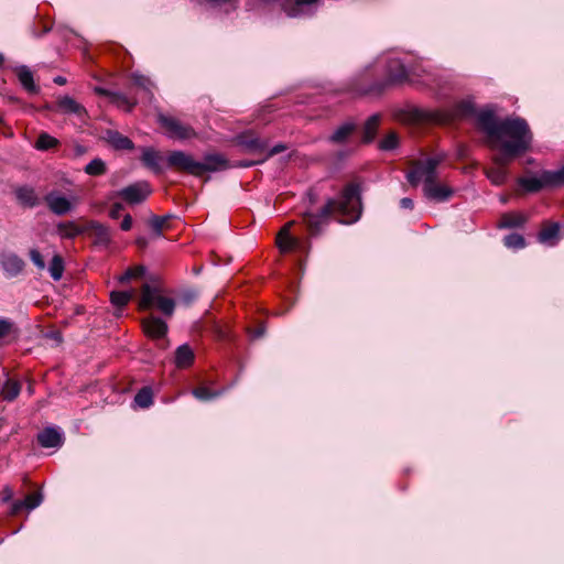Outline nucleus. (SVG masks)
<instances>
[{
  "instance_id": "nucleus-1",
  "label": "nucleus",
  "mask_w": 564,
  "mask_h": 564,
  "mask_svg": "<svg viewBox=\"0 0 564 564\" xmlns=\"http://www.w3.org/2000/svg\"><path fill=\"white\" fill-rule=\"evenodd\" d=\"M477 121L488 137L489 147L500 151L492 158L495 164L507 165L531 147L532 133L522 118L498 120L494 110L486 108L478 112Z\"/></svg>"
},
{
  "instance_id": "nucleus-2",
  "label": "nucleus",
  "mask_w": 564,
  "mask_h": 564,
  "mask_svg": "<svg viewBox=\"0 0 564 564\" xmlns=\"http://www.w3.org/2000/svg\"><path fill=\"white\" fill-rule=\"evenodd\" d=\"M360 214V187L356 183H350L344 187L339 199H328L318 213L304 214L303 220L310 234L316 235L330 217H336L343 224H351L359 219Z\"/></svg>"
},
{
  "instance_id": "nucleus-3",
  "label": "nucleus",
  "mask_w": 564,
  "mask_h": 564,
  "mask_svg": "<svg viewBox=\"0 0 564 564\" xmlns=\"http://www.w3.org/2000/svg\"><path fill=\"white\" fill-rule=\"evenodd\" d=\"M445 153H437L416 161L406 176L412 185H417L423 181L425 196L436 202L447 200L453 194L452 188L447 185L436 183V169L445 160Z\"/></svg>"
},
{
  "instance_id": "nucleus-4",
  "label": "nucleus",
  "mask_w": 564,
  "mask_h": 564,
  "mask_svg": "<svg viewBox=\"0 0 564 564\" xmlns=\"http://www.w3.org/2000/svg\"><path fill=\"white\" fill-rule=\"evenodd\" d=\"M475 113V106L469 100H462L451 109L432 110L415 108L410 111V118L415 123L446 124L456 119L470 117Z\"/></svg>"
},
{
  "instance_id": "nucleus-5",
  "label": "nucleus",
  "mask_w": 564,
  "mask_h": 564,
  "mask_svg": "<svg viewBox=\"0 0 564 564\" xmlns=\"http://www.w3.org/2000/svg\"><path fill=\"white\" fill-rule=\"evenodd\" d=\"M141 310L158 308L166 316H172L175 308L173 299L163 295L162 290L156 285L143 284L139 302Z\"/></svg>"
},
{
  "instance_id": "nucleus-6",
  "label": "nucleus",
  "mask_w": 564,
  "mask_h": 564,
  "mask_svg": "<svg viewBox=\"0 0 564 564\" xmlns=\"http://www.w3.org/2000/svg\"><path fill=\"white\" fill-rule=\"evenodd\" d=\"M44 200L53 214L63 216L72 212L80 199L76 195L65 196L58 191H51L45 195Z\"/></svg>"
},
{
  "instance_id": "nucleus-7",
  "label": "nucleus",
  "mask_w": 564,
  "mask_h": 564,
  "mask_svg": "<svg viewBox=\"0 0 564 564\" xmlns=\"http://www.w3.org/2000/svg\"><path fill=\"white\" fill-rule=\"evenodd\" d=\"M159 122L162 126V128L165 129V131L170 138L178 139V140H187V139H192L196 135V132L192 127L182 123L176 118L160 115Z\"/></svg>"
},
{
  "instance_id": "nucleus-8",
  "label": "nucleus",
  "mask_w": 564,
  "mask_h": 564,
  "mask_svg": "<svg viewBox=\"0 0 564 564\" xmlns=\"http://www.w3.org/2000/svg\"><path fill=\"white\" fill-rule=\"evenodd\" d=\"M84 235L90 237L94 241V245L98 247L108 248L112 242L110 228L96 220H88L85 223Z\"/></svg>"
},
{
  "instance_id": "nucleus-9",
  "label": "nucleus",
  "mask_w": 564,
  "mask_h": 564,
  "mask_svg": "<svg viewBox=\"0 0 564 564\" xmlns=\"http://www.w3.org/2000/svg\"><path fill=\"white\" fill-rule=\"evenodd\" d=\"M51 109L62 115H74L79 119L87 116L86 108L68 95H58Z\"/></svg>"
},
{
  "instance_id": "nucleus-10",
  "label": "nucleus",
  "mask_w": 564,
  "mask_h": 564,
  "mask_svg": "<svg viewBox=\"0 0 564 564\" xmlns=\"http://www.w3.org/2000/svg\"><path fill=\"white\" fill-rule=\"evenodd\" d=\"M167 165L198 176V161L183 151H172L167 156Z\"/></svg>"
},
{
  "instance_id": "nucleus-11",
  "label": "nucleus",
  "mask_w": 564,
  "mask_h": 564,
  "mask_svg": "<svg viewBox=\"0 0 564 564\" xmlns=\"http://www.w3.org/2000/svg\"><path fill=\"white\" fill-rule=\"evenodd\" d=\"M389 82L403 83L405 80L415 82V76H420L415 67L406 68L398 58L390 59L387 65Z\"/></svg>"
},
{
  "instance_id": "nucleus-12",
  "label": "nucleus",
  "mask_w": 564,
  "mask_h": 564,
  "mask_svg": "<svg viewBox=\"0 0 564 564\" xmlns=\"http://www.w3.org/2000/svg\"><path fill=\"white\" fill-rule=\"evenodd\" d=\"M151 194L148 182H138L122 188L118 195L129 204H140Z\"/></svg>"
},
{
  "instance_id": "nucleus-13",
  "label": "nucleus",
  "mask_w": 564,
  "mask_h": 564,
  "mask_svg": "<svg viewBox=\"0 0 564 564\" xmlns=\"http://www.w3.org/2000/svg\"><path fill=\"white\" fill-rule=\"evenodd\" d=\"M198 176L206 172L224 171L230 166L228 160L219 153L206 154L203 162L198 161Z\"/></svg>"
},
{
  "instance_id": "nucleus-14",
  "label": "nucleus",
  "mask_w": 564,
  "mask_h": 564,
  "mask_svg": "<svg viewBox=\"0 0 564 564\" xmlns=\"http://www.w3.org/2000/svg\"><path fill=\"white\" fill-rule=\"evenodd\" d=\"M144 333L152 339L164 338L167 333L166 323L156 316H149L142 321Z\"/></svg>"
},
{
  "instance_id": "nucleus-15",
  "label": "nucleus",
  "mask_w": 564,
  "mask_h": 564,
  "mask_svg": "<svg viewBox=\"0 0 564 564\" xmlns=\"http://www.w3.org/2000/svg\"><path fill=\"white\" fill-rule=\"evenodd\" d=\"M238 143L246 151L254 154H263L268 149V143L251 132L240 134L238 137Z\"/></svg>"
},
{
  "instance_id": "nucleus-16",
  "label": "nucleus",
  "mask_w": 564,
  "mask_h": 564,
  "mask_svg": "<svg viewBox=\"0 0 564 564\" xmlns=\"http://www.w3.org/2000/svg\"><path fill=\"white\" fill-rule=\"evenodd\" d=\"M14 73L26 93L31 95L40 93V86L35 83L33 72L28 66H18L14 68Z\"/></svg>"
},
{
  "instance_id": "nucleus-17",
  "label": "nucleus",
  "mask_w": 564,
  "mask_h": 564,
  "mask_svg": "<svg viewBox=\"0 0 564 564\" xmlns=\"http://www.w3.org/2000/svg\"><path fill=\"white\" fill-rule=\"evenodd\" d=\"M63 441L62 432L55 427H46L37 434V442L44 448L61 447Z\"/></svg>"
},
{
  "instance_id": "nucleus-18",
  "label": "nucleus",
  "mask_w": 564,
  "mask_h": 564,
  "mask_svg": "<svg viewBox=\"0 0 564 564\" xmlns=\"http://www.w3.org/2000/svg\"><path fill=\"white\" fill-rule=\"evenodd\" d=\"M292 225L293 223L285 224L278 234L276 243L282 252H288L300 248L301 240L299 238L292 237L290 234V228Z\"/></svg>"
},
{
  "instance_id": "nucleus-19",
  "label": "nucleus",
  "mask_w": 564,
  "mask_h": 564,
  "mask_svg": "<svg viewBox=\"0 0 564 564\" xmlns=\"http://www.w3.org/2000/svg\"><path fill=\"white\" fill-rule=\"evenodd\" d=\"M518 184L528 193H536L543 188H550L549 183L545 181V171H542L538 176L519 177Z\"/></svg>"
},
{
  "instance_id": "nucleus-20",
  "label": "nucleus",
  "mask_w": 564,
  "mask_h": 564,
  "mask_svg": "<svg viewBox=\"0 0 564 564\" xmlns=\"http://www.w3.org/2000/svg\"><path fill=\"white\" fill-rule=\"evenodd\" d=\"M1 267L7 276L14 278L23 271L25 263L15 253H8L2 257Z\"/></svg>"
},
{
  "instance_id": "nucleus-21",
  "label": "nucleus",
  "mask_w": 564,
  "mask_h": 564,
  "mask_svg": "<svg viewBox=\"0 0 564 564\" xmlns=\"http://www.w3.org/2000/svg\"><path fill=\"white\" fill-rule=\"evenodd\" d=\"M142 163L150 169L152 172L160 174L163 172L162 161L163 156L161 153L152 148H145L142 151L141 156Z\"/></svg>"
},
{
  "instance_id": "nucleus-22",
  "label": "nucleus",
  "mask_w": 564,
  "mask_h": 564,
  "mask_svg": "<svg viewBox=\"0 0 564 564\" xmlns=\"http://www.w3.org/2000/svg\"><path fill=\"white\" fill-rule=\"evenodd\" d=\"M104 139L116 150H132L133 142L116 130H107Z\"/></svg>"
},
{
  "instance_id": "nucleus-23",
  "label": "nucleus",
  "mask_w": 564,
  "mask_h": 564,
  "mask_svg": "<svg viewBox=\"0 0 564 564\" xmlns=\"http://www.w3.org/2000/svg\"><path fill=\"white\" fill-rule=\"evenodd\" d=\"M43 501L41 492L29 494L23 500H17L12 503V514L19 513L22 509L33 510Z\"/></svg>"
},
{
  "instance_id": "nucleus-24",
  "label": "nucleus",
  "mask_w": 564,
  "mask_h": 564,
  "mask_svg": "<svg viewBox=\"0 0 564 564\" xmlns=\"http://www.w3.org/2000/svg\"><path fill=\"white\" fill-rule=\"evenodd\" d=\"M15 197L18 202L29 208H33L39 205L40 199L33 187L21 186L15 189Z\"/></svg>"
},
{
  "instance_id": "nucleus-25",
  "label": "nucleus",
  "mask_w": 564,
  "mask_h": 564,
  "mask_svg": "<svg viewBox=\"0 0 564 564\" xmlns=\"http://www.w3.org/2000/svg\"><path fill=\"white\" fill-rule=\"evenodd\" d=\"M57 232L62 238L73 239L85 234V224L78 225L75 221H65L57 225Z\"/></svg>"
},
{
  "instance_id": "nucleus-26",
  "label": "nucleus",
  "mask_w": 564,
  "mask_h": 564,
  "mask_svg": "<svg viewBox=\"0 0 564 564\" xmlns=\"http://www.w3.org/2000/svg\"><path fill=\"white\" fill-rule=\"evenodd\" d=\"M194 351L193 349L187 345H181L177 347L175 351V365L177 368H187L194 362Z\"/></svg>"
},
{
  "instance_id": "nucleus-27",
  "label": "nucleus",
  "mask_w": 564,
  "mask_h": 564,
  "mask_svg": "<svg viewBox=\"0 0 564 564\" xmlns=\"http://www.w3.org/2000/svg\"><path fill=\"white\" fill-rule=\"evenodd\" d=\"M355 130L356 124L354 122H345L334 131L329 137V140L334 143H344L355 132Z\"/></svg>"
},
{
  "instance_id": "nucleus-28",
  "label": "nucleus",
  "mask_w": 564,
  "mask_h": 564,
  "mask_svg": "<svg viewBox=\"0 0 564 564\" xmlns=\"http://www.w3.org/2000/svg\"><path fill=\"white\" fill-rule=\"evenodd\" d=\"M560 227L557 224H549L539 232V241L547 245H555L558 239Z\"/></svg>"
},
{
  "instance_id": "nucleus-29",
  "label": "nucleus",
  "mask_w": 564,
  "mask_h": 564,
  "mask_svg": "<svg viewBox=\"0 0 564 564\" xmlns=\"http://www.w3.org/2000/svg\"><path fill=\"white\" fill-rule=\"evenodd\" d=\"M20 391V383L17 380L8 379L1 388L0 395L6 401H13Z\"/></svg>"
},
{
  "instance_id": "nucleus-30",
  "label": "nucleus",
  "mask_w": 564,
  "mask_h": 564,
  "mask_svg": "<svg viewBox=\"0 0 564 564\" xmlns=\"http://www.w3.org/2000/svg\"><path fill=\"white\" fill-rule=\"evenodd\" d=\"M380 123V116L379 115H372L368 120L365 122L364 126V142H370L376 137L378 127Z\"/></svg>"
},
{
  "instance_id": "nucleus-31",
  "label": "nucleus",
  "mask_w": 564,
  "mask_h": 564,
  "mask_svg": "<svg viewBox=\"0 0 564 564\" xmlns=\"http://www.w3.org/2000/svg\"><path fill=\"white\" fill-rule=\"evenodd\" d=\"M506 165L496 164L494 167L486 170V175L494 185H502L507 180Z\"/></svg>"
},
{
  "instance_id": "nucleus-32",
  "label": "nucleus",
  "mask_w": 564,
  "mask_h": 564,
  "mask_svg": "<svg viewBox=\"0 0 564 564\" xmlns=\"http://www.w3.org/2000/svg\"><path fill=\"white\" fill-rule=\"evenodd\" d=\"M527 218L520 213H508L501 217L500 227L514 228L521 227L525 223Z\"/></svg>"
},
{
  "instance_id": "nucleus-33",
  "label": "nucleus",
  "mask_w": 564,
  "mask_h": 564,
  "mask_svg": "<svg viewBox=\"0 0 564 564\" xmlns=\"http://www.w3.org/2000/svg\"><path fill=\"white\" fill-rule=\"evenodd\" d=\"M85 173L90 176H100L106 174L107 165L104 160L95 158L84 169Z\"/></svg>"
},
{
  "instance_id": "nucleus-34",
  "label": "nucleus",
  "mask_w": 564,
  "mask_h": 564,
  "mask_svg": "<svg viewBox=\"0 0 564 564\" xmlns=\"http://www.w3.org/2000/svg\"><path fill=\"white\" fill-rule=\"evenodd\" d=\"M545 181L550 188L564 186V165L555 171H545Z\"/></svg>"
},
{
  "instance_id": "nucleus-35",
  "label": "nucleus",
  "mask_w": 564,
  "mask_h": 564,
  "mask_svg": "<svg viewBox=\"0 0 564 564\" xmlns=\"http://www.w3.org/2000/svg\"><path fill=\"white\" fill-rule=\"evenodd\" d=\"M95 93L101 96L110 97L115 102H117L119 106L124 105L127 106V110L130 111L134 104L129 102V100L119 94L112 93L106 88L102 87H96Z\"/></svg>"
},
{
  "instance_id": "nucleus-36",
  "label": "nucleus",
  "mask_w": 564,
  "mask_h": 564,
  "mask_svg": "<svg viewBox=\"0 0 564 564\" xmlns=\"http://www.w3.org/2000/svg\"><path fill=\"white\" fill-rule=\"evenodd\" d=\"M50 275L54 281H58L63 276L64 260L59 254H55L48 265Z\"/></svg>"
},
{
  "instance_id": "nucleus-37",
  "label": "nucleus",
  "mask_w": 564,
  "mask_h": 564,
  "mask_svg": "<svg viewBox=\"0 0 564 564\" xmlns=\"http://www.w3.org/2000/svg\"><path fill=\"white\" fill-rule=\"evenodd\" d=\"M59 141L46 132H42L36 142L35 148L41 151H46L57 147Z\"/></svg>"
},
{
  "instance_id": "nucleus-38",
  "label": "nucleus",
  "mask_w": 564,
  "mask_h": 564,
  "mask_svg": "<svg viewBox=\"0 0 564 564\" xmlns=\"http://www.w3.org/2000/svg\"><path fill=\"white\" fill-rule=\"evenodd\" d=\"M153 402V393L151 388L144 387L142 388L134 397V403L142 408H149Z\"/></svg>"
},
{
  "instance_id": "nucleus-39",
  "label": "nucleus",
  "mask_w": 564,
  "mask_h": 564,
  "mask_svg": "<svg viewBox=\"0 0 564 564\" xmlns=\"http://www.w3.org/2000/svg\"><path fill=\"white\" fill-rule=\"evenodd\" d=\"M133 296V291H112L110 301L117 307L126 306Z\"/></svg>"
},
{
  "instance_id": "nucleus-40",
  "label": "nucleus",
  "mask_w": 564,
  "mask_h": 564,
  "mask_svg": "<svg viewBox=\"0 0 564 564\" xmlns=\"http://www.w3.org/2000/svg\"><path fill=\"white\" fill-rule=\"evenodd\" d=\"M145 273V268L143 265L132 267L126 270V272L119 276L120 283H127L133 279L142 278Z\"/></svg>"
},
{
  "instance_id": "nucleus-41",
  "label": "nucleus",
  "mask_w": 564,
  "mask_h": 564,
  "mask_svg": "<svg viewBox=\"0 0 564 564\" xmlns=\"http://www.w3.org/2000/svg\"><path fill=\"white\" fill-rule=\"evenodd\" d=\"M131 79H132L133 85L141 88L145 94H148V95L152 94L153 84L148 77L140 75V74H133L131 76Z\"/></svg>"
},
{
  "instance_id": "nucleus-42",
  "label": "nucleus",
  "mask_w": 564,
  "mask_h": 564,
  "mask_svg": "<svg viewBox=\"0 0 564 564\" xmlns=\"http://www.w3.org/2000/svg\"><path fill=\"white\" fill-rule=\"evenodd\" d=\"M193 394L196 399H198L200 401H208V400H212V399L218 397L220 393L213 391L207 387H198L193 390Z\"/></svg>"
},
{
  "instance_id": "nucleus-43",
  "label": "nucleus",
  "mask_w": 564,
  "mask_h": 564,
  "mask_svg": "<svg viewBox=\"0 0 564 564\" xmlns=\"http://www.w3.org/2000/svg\"><path fill=\"white\" fill-rule=\"evenodd\" d=\"M505 246L512 249H521L524 247V238L519 234H510L503 239Z\"/></svg>"
},
{
  "instance_id": "nucleus-44",
  "label": "nucleus",
  "mask_w": 564,
  "mask_h": 564,
  "mask_svg": "<svg viewBox=\"0 0 564 564\" xmlns=\"http://www.w3.org/2000/svg\"><path fill=\"white\" fill-rule=\"evenodd\" d=\"M398 145V135L394 132L386 135L380 142V149L393 150Z\"/></svg>"
},
{
  "instance_id": "nucleus-45",
  "label": "nucleus",
  "mask_w": 564,
  "mask_h": 564,
  "mask_svg": "<svg viewBox=\"0 0 564 564\" xmlns=\"http://www.w3.org/2000/svg\"><path fill=\"white\" fill-rule=\"evenodd\" d=\"M30 259L37 269L43 270L45 268L44 259L39 250H30Z\"/></svg>"
},
{
  "instance_id": "nucleus-46",
  "label": "nucleus",
  "mask_w": 564,
  "mask_h": 564,
  "mask_svg": "<svg viewBox=\"0 0 564 564\" xmlns=\"http://www.w3.org/2000/svg\"><path fill=\"white\" fill-rule=\"evenodd\" d=\"M165 223H166L165 217H156L155 216L150 220V226L156 232L158 236H161V232H162V229H163Z\"/></svg>"
},
{
  "instance_id": "nucleus-47",
  "label": "nucleus",
  "mask_w": 564,
  "mask_h": 564,
  "mask_svg": "<svg viewBox=\"0 0 564 564\" xmlns=\"http://www.w3.org/2000/svg\"><path fill=\"white\" fill-rule=\"evenodd\" d=\"M13 328V324L8 319H0V339L8 336Z\"/></svg>"
},
{
  "instance_id": "nucleus-48",
  "label": "nucleus",
  "mask_w": 564,
  "mask_h": 564,
  "mask_svg": "<svg viewBox=\"0 0 564 564\" xmlns=\"http://www.w3.org/2000/svg\"><path fill=\"white\" fill-rule=\"evenodd\" d=\"M285 150H286V147L282 143H279V144L274 145L270 151H268V153L264 155V158L262 160H260L259 162H263L267 158L273 156V155L281 153Z\"/></svg>"
},
{
  "instance_id": "nucleus-49",
  "label": "nucleus",
  "mask_w": 564,
  "mask_h": 564,
  "mask_svg": "<svg viewBox=\"0 0 564 564\" xmlns=\"http://www.w3.org/2000/svg\"><path fill=\"white\" fill-rule=\"evenodd\" d=\"M317 0H296L295 1V7L288 12V14L290 17H296L297 15V12H295V10L302 6H305V4H312V3H315Z\"/></svg>"
},
{
  "instance_id": "nucleus-50",
  "label": "nucleus",
  "mask_w": 564,
  "mask_h": 564,
  "mask_svg": "<svg viewBox=\"0 0 564 564\" xmlns=\"http://www.w3.org/2000/svg\"><path fill=\"white\" fill-rule=\"evenodd\" d=\"M265 332V328L264 326L261 324L259 326H257L256 328H250L249 329V335L252 339H257V338H260L263 336Z\"/></svg>"
},
{
  "instance_id": "nucleus-51",
  "label": "nucleus",
  "mask_w": 564,
  "mask_h": 564,
  "mask_svg": "<svg viewBox=\"0 0 564 564\" xmlns=\"http://www.w3.org/2000/svg\"><path fill=\"white\" fill-rule=\"evenodd\" d=\"M131 227H132V217H131L129 214H127V215L123 217V219H122V221H121V224H120V228H121L122 230H124V231H128V230H130V229H131Z\"/></svg>"
},
{
  "instance_id": "nucleus-52",
  "label": "nucleus",
  "mask_w": 564,
  "mask_h": 564,
  "mask_svg": "<svg viewBox=\"0 0 564 564\" xmlns=\"http://www.w3.org/2000/svg\"><path fill=\"white\" fill-rule=\"evenodd\" d=\"M122 209V205L119 204V203H116L112 205L110 212H109V216L112 218V219H117L120 215V212Z\"/></svg>"
},
{
  "instance_id": "nucleus-53",
  "label": "nucleus",
  "mask_w": 564,
  "mask_h": 564,
  "mask_svg": "<svg viewBox=\"0 0 564 564\" xmlns=\"http://www.w3.org/2000/svg\"><path fill=\"white\" fill-rule=\"evenodd\" d=\"M413 200L411 198L404 197L400 200V206L404 209H412L413 208Z\"/></svg>"
},
{
  "instance_id": "nucleus-54",
  "label": "nucleus",
  "mask_w": 564,
  "mask_h": 564,
  "mask_svg": "<svg viewBox=\"0 0 564 564\" xmlns=\"http://www.w3.org/2000/svg\"><path fill=\"white\" fill-rule=\"evenodd\" d=\"M13 496V491L10 487H6L3 490H2V501L7 502L9 501Z\"/></svg>"
},
{
  "instance_id": "nucleus-55",
  "label": "nucleus",
  "mask_w": 564,
  "mask_h": 564,
  "mask_svg": "<svg viewBox=\"0 0 564 564\" xmlns=\"http://www.w3.org/2000/svg\"><path fill=\"white\" fill-rule=\"evenodd\" d=\"M53 82L56 84V85H59V86H63L67 83V79L63 76H56L54 77Z\"/></svg>"
},
{
  "instance_id": "nucleus-56",
  "label": "nucleus",
  "mask_w": 564,
  "mask_h": 564,
  "mask_svg": "<svg viewBox=\"0 0 564 564\" xmlns=\"http://www.w3.org/2000/svg\"><path fill=\"white\" fill-rule=\"evenodd\" d=\"M135 242H137V245H138L139 247H145V245H147V240H145V238H143V237H139V238H137Z\"/></svg>"
},
{
  "instance_id": "nucleus-57",
  "label": "nucleus",
  "mask_w": 564,
  "mask_h": 564,
  "mask_svg": "<svg viewBox=\"0 0 564 564\" xmlns=\"http://www.w3.org/2000/svg\"><path fill=\"white\" fill-rule=\"evenodd\" d=\"M2 62H3V56H2V54L0 53V65L2 64Z\"/></svg>"
},
{
  "instance_id": "nucleus-58",
  "label": "nucleus",
  "mask_w": 564,
  "mask_h": 564,
  "mask_svg": "<svg viewBox=\"0 0 564 564\" xmlns=\"http://www.w3.org/2000/svg\"><path fill=\"white\" fill-rule=\"evenodd\" d=\"M2 121H3V120H2V117H0V124L2 123Z\"/></svg>"
}]
</instances>
